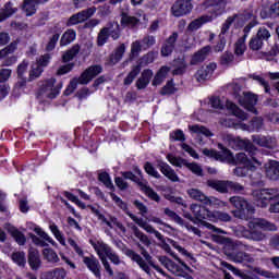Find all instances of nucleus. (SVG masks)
Masks as SVG:
<instances>
[{"mask_svg": "<svg viewBox=\"0 0 279 279\" xmlns=\"http://www.w3.org/2000/svg\"><path fill=\"white\" fill-rule=\"evenodd\" d=\"M190 210L194 215V219H196V226H203V228H207V230L216 232L217 234H223V230L215 227V225L210 222H206L204 219H208V221H214L215 223H217V221H232V217L228 213L219 210L211 211L199 204H192Z\"/></svg>", "mask_w": 279, "mask_h": 279, "instance_id": "nucleus-1", "label": "nucleus"}, {"mask_svg": "<svg viewBox=\"0 0 279 279\" xmlns=\"http://www.w3.org/2000/svg\"><path fill=\"white\" fill-rule=\"evenodd\" d=\"M260 230L276 232L278 230V226L263 218H255L248 222V230L242 229V236H244V239H248V241H265L267 235Z\"/></svg>", "mask_w": 279, "mask_h": 279, "instance_id": "nucleus-2", "label": "nucleus"}, {"mask_svg": "<svg viewBox=\"0 0 279 279\" xmlns=\"http://www.w3.org/2000/svg\"><path fill=\"white\" fill-rule=\"evenodd\" d=\"M92 247H94L97 256L99 257L100 262L102 263V267L105 268V271L109 276H114V270H112V266H110V262L113 265H121L122 260L119 254L110 247V245L106 244L105 242L98 241V242H90ZM108 258L110 262H108Z\"/></svg>", "mask_w": 279, "mask_h": 279, "instance_id": "nucleus-3", "label": "nucleus"}, {"mask_svg": "<svg viewBox=\"0 0 279 279\" xmlns=\"http://www.w3.org/2000/svg\"><path fill=\"white\" fill-rule=\"evenodd\" d=\"M253 202L258 208L269 207V213H279V190L278 189H263L255 190L252 193Z\"/></svg>", "mask_w": 279, "mask_h": 279, "instance_id": "nucleus-4", "label": "nucleus"}, {"mask_svg": "<svg viewBox=\"0 0 279 279\" xmlns=\"http://www.w3.org/2000/svg\"><path fill=\"white\" fill-rule=\"evenodd\" d=\"M138 247L141 250L142 256L145 259L138 253H136L130 248L125 251V256L131 258V260H133V263H136V265H138V267L143 271H145V274H148V276H150V274H151V269L149 268V265H150V267H153V269H156L158 271V274H161V276H166L165 270H162V268H160V266H158V265L154 264V262H151V255H149V252H147V250H145V247H143L141 244L138 245Z\"/></svg>", "mask_w": 279, "mask_h": 279, "instance_id": "nucleus-5", "label": "nucleus"}, {"mask_svg": "<svg viewBox=\"0 0 279 279\" xmlns=\"http://www.w3.org/2000/svg\"><path fill=\"white\" fill-rule=\"evenodd\" d=\"M178 263L173 262L171 258L167 256H159L158 260L159 263L167 268L170 274H173L174 276H179L180 278L185 279H193V276L189 274L191 271V267L186 265L180 257H174Z\"/></svg>", "mask_w": 279, "mask_h": 279, "instance_id": "nucleus-6", "label": "nucleus"}, {"mask_svg": "<svg viewBox=\"0 0 279 279\" xmlns=\"http://www.w3.org/2000/svg\"><path fill=\"white\" fill-rule=\"evenodd\" d=\"M68 243L73 247L74 252H76V254L83 258L85 267H87V269H89L96 278L101 279V264L99 263V259H97V257L94 255L84 256V251L82 247H80V245H77L75 240L69 239Z\"/></svg>", "mask_w": 279, "mask_h": 279, "instance_id": "nucleus-7", "label": "nucleus"}, {"mask_svg": "<svg viewBox=\"0 0 279 279\" xmlns=\"http://www.w3.org/2000/svg\"><path fill=\"white\" fill-rule=\"evenodd\" d=\"M126 215L128 217H130V219H132V221H134V223L142 228V230H145V232H147L148 234H154L156 239L160 241L162 250H165V252H167L168 254H171V246L169 245V243H167L165 235H162L160 231L156 230L151 225L147 223V220L140 218L130 211H126Z\"/></svg>", "mask_w": 279, "mask_h": 279, "instance_id": "nucleus-8", "label": "nucleus"}, {"mask_svg": "<svg viewBox=\"0 0 279 279\" xmlns=\"http://www.w3.org/2000/svg\"><path fill=\"white\" fill-rule=\"evenodd\" d=\"M207 186L214 189V191H218V193H229V191H234V193H243V191H245V187L241 185V183L233 181L209 180L207 181Z\"/></svg>", "mask_w": 279, "mask_h": 279, "instance_id": "nucleus-9", "label": "nucleus"}, {"mask_svg": "<svg viewBox=\"0 0 279 279\" xmlns=\"http://www.w3.org/2000/svg\"><path fill=\"white\" fill-rule=\"evenodd\" d=\"M97 75H99V71L95 72V71H85L81 74L80 77H74L69 86L66 87V89L64 90V95L69 96L72 95V93H75V90L77 89V85L78 84H88L89 82H92V80H95V77H97Z\"/></svg>", "mask_w": 279, "mask_h": 279, "instance_id": "nucleus-10", "label": "nucleus"}, {"mask_svg": "<svg viewBox=\"0 0 279 279\" xmlns=\"http://www.w3.org/2000/svg\"><path fill=\"white\" fill-rule=\"evenodd\" d=\"M227 143L229 144V147H231L232 149H245L248 156H256V151H258V148H256V146H254L252 142L243 141L233 135H227Z\"/></svg>", "mask_w": 279, "mask_h": 279, "instance_id": "nucleus-11", "label": "nucleus"}, {"mask_svg": "<svg viewBox=\"0 0 279 279\" xmlns=\"http://www.w3.org/2000/svg\"><path fill=\"white\" fill-rule=\"evenodd\" d=\"M62 90V81H57L54 77L48 78L41 86V93L48 97V99H56Z\"/></svg>", "mask_w": 279, "mask_h": 279, "instance_id": "nucleus-12", "label": "nucleus"}, {"mask_svg": "<svg viewBox=\"0 0 279 279\" xmlns=\"http://www.w3.org/2000/svg\"><path fill=\"white\" fill-rule=\"evenodd\" d=\"M193 12V3L191 0H177L171 7V14L175 19L187 16Z\"/></svg>", "mask_w": 279, "mask_h": 279, "instance_id": "nucleus-13", "label": "nucleus"}, {"mask_svg": "<svg viewBox=\"0 0 279 279\" xmlns=\"http://www.w3.org/2000/svg\"><path fill=\"white\" fill-rule=\"evenodd\" d=\"M255 155L251 156V159L247 158L245 153H238L234 157V160L239 165H244L248 171H256L258 167H263V161L254 157Z\"/></svg>", "mask_w": 279, "mask_h": 279, "instance_id": "nucleus-14", "label": "nucleus"}, {"mask_svg": "<svg viewBox=\"0 0 279 279\" xmlns=\"http://www.w3.org/2000/svg\"><path fill=\"white\" fill-rule=\"evenodd\" d=\"M34 232H36V234L40 236L38 238L35 234H31V239L35 245H38L39 247H47V245H49L47 243H50V245H54V246L57 245L56 241H53L52 238L49 236V234H47V232L43 231L40 227L35 228Z\"/></svg>", "mask_w": 279, "mask_h": 279, "instance_id": "nucleus-15", "label": "nucleus"}, {"mask_svg": "<svg viewBox=\"0 0 279 279\" xmlns=\"http://www.w3.org/2000/svg\"><path fill=\"white\" fill-rule=\"evenodd\" d=\"M252 141L258 147L266 149H276L278 147V140L271 135H252Z\"/></svg>", "mask_w": 279, "mask_h": 279, "instance_id": "nucleus-16", "label": "nucleus"}, {"mask_svg": "<svg viewBox=\"0 0 279 279\" xmlns=\"http://www.w3.org/2000/svg\"><path fill=\"white\" fill-rule=\"evenodd\" d=\"M259 16L264 21L267 19H279V0L271 4H263Z\"/></svg>", "mask_w": 279, "mask_h": 279, "instance_id": "nucleus-17", "label": "nucleus"}, {"mask_svg": "<svg viewBox=\"0 0 279 279\" xmlns=\"http://www.w3.org/2000/svg\"><path fill=\"white\" fill-rule=\"evenodd\" d=\"M178 32H173L162 44L161 46V56L162 58H169L173 51H175V43H178Z\"/></svg>", "mask_w": 279, "mask_h": 279, "instance_id": "nucleus-18", "label": "nucleus"}, {"mask_svg": "<svg viewBox=\"0 0 279 279\" xmlns=\"http://www.w3.org/2000/svg\"><path fill=\"white\" fill-rule=\"evenodd\" d=\"M43 72L40 71H19L17 72V84L19 88H23L27 84V82H34V80H38Z\"/></svg>", "mask_w": 279, "mask_h": 279, "instance_id": "nucleus-19", "label": "nucleus"}, {"mask_svg": "<svg viewBox=\"0 0 279 279\" xmlns=\"http://www.w3.org/2000/svg\"><path fill=\"white\" fill-rule=\"evenodd\" d=\"M125 44H120L116 49L109 54L106 64L108 66H114L119 64L121 60H123V56H125Z\"/></svg>", "mask_w": 279, "mask_h": 279, "instance_id": "nucleus-20", "label": "nucleus"}, {"mask_svg": "<svg viewBox=\"0 0 279 279\" xmlns=\"http://www.w3.org/2000/svg\"><path fill=\"white\" fill-rule=\"evenodd\" d=\"M49 3V0H24L21 10L25 13V16H34L37 12L36 5H43Z\"/></svg>", "mask_w": 279, "mask_h": 279, "instance_id": "nucleus-21", "label": "nucleus"}, {"mask_svg": "<svg viewBox=\"0 0 279 279\" xmlns=\"http://www.w3.org/2000/svg\"><path fill=\"white\" fill-rule=\"evenodd\" d=\"M211 51H213V47L204 46L194 54H192L190 65L197 66V64H202V62H204L208 58V56H210Z\"/></svg>", "mask_w": 279, "mask_h": 279, "instance_id": "nucleus-22", "label": "nucleus"}, {"mask_svg": "<svg viewBox=\"0 0 279 279\" xmlns=\"http://www.w3.org/2000/svg\"><path fill=\"white\" fill-rule=\"evenodd\" d=\"M240 104L248 110V112H253L256 114V104H258V96L252 93H244V97L240 99Z\"/></svg>", "mask_w": 279, "mask_h": 279, "instance_id": "nucleus-23", "label": "nucleus"}, {"mask_svg": "<svg viewBox=\"0 0 279 279\" xmlns=\"http://www.w3.org/2000/svg\"><path fill=\"white\" fill-rule=\"evenodd\" d=\"M158 168L162 175L170 180V182H180V177H178V173L175 170H173V168H171V166H169V163L159 161Z\"/></svg>", "mask_w": 279, "mask_h": 279, "instance_id": "nucleus-24", "label": "nucleus"}, {"mask_svg": "<svg viewBox=\"0 0 279 279\" xmlns=\"http://www.w3.org/2000/svg\"><path fill=\"white\" fill-rule=\"evenodd\" d=\"M207 8H210V12L215 14V16H221L223 12H226V0H208L204 3Z\"/></svg>", "mask_w": 279, "mask_h": 279, "instance_id": "nucleus-25", "label": "nucleus"}, {"mask_svg": "<svg viewBox=\"0 0 279 279\" xmlns=\"http://www.w3.org/2000/svg\"><path fill=\"white\" fill-rule=\"evenodd\" d=\"M28 265L33 271H38V269L43 266L40 253L34 247L28 250Z\"/></svg>", "mask_w": 279, "mask_h": 279, "instance_id": "nucleus-26", "label": "nucleus"}, {"mask_svg": "<svg viewBox=\"0 0 279 279\" xmlns=\"http://www.w3.org/2000/svg\"><path fill=\"white\" fill-rule=\"evenodd\" d=\"M158 58V52L149 51L144 54L142 58L137 60L136 65L132 69V71H141V69H145L148 64L154 63V60Z\"/></svg>", "mask_w": 279, "mask_h": 279, "instance_id": "nucleus-27", "label": "nucleus"}, {"mask_svg": "<svg viewBox=\"0 0 279 279\" xmlns=\"http://www.w3.org/2000/svg\"><path fill=\"white\" fill-rule=\"evenodd\" d=\"M230 204L234 206L238 210L245 211L253 214L254 213V207H252L245 198L240 197V196H232L230 199Z\"/></svg>", "mask_w": 279, "mask_h": 279, "instance_id": "nucleus-28", "label": "nucleus"}, {"mask_svg": "<svg viewBox=\"0 0 279 279\" xmlns=\"http://www.w3.org/2000/svg\"><path fill=\"white\" fill-rule=\"evenodd\" d=\"M141 51H143V45H141L140 40H135L131 44V52L129 54V59H126L123 63L122 66L125 68L130 62L134 61L135 58H138L141 56Z\"/></svg>", "mask_w": 279, "mask_h": 279, "instance_id": "nucleus-29", "label": "nucleus"}, {"mask_svg": "<svg viewBox=\"0 0 279 279\" xmlns=\"http://www.w3.org/2000/svg\"><path fill=\"white\" fill-rule=\"evenodd\" d=\"M50 32L53 35L49 38L46 45V51L48 53H50V51H53L58 46V40H60V36H62V28L54 27Z\"/></svg>", "mask_w": 279, "mask_h": 279, "instance_id": "nucleus-30", "label": "nucleus"}, {"mask_svg": "<svg viewBox=\"0 0 279 279\" xmlns=\"http://www.w3.org/2000/svg\"><path fill=\"white\" fill-rule=\"evenodd\" d=\"M81 49H82V46H80V44H75L65 52H63L61 57L63 64H66L72 60H75V58H77V56L80 54Z\"/></svg>", "mask_w": 279, "mask_h": 279, "instance_id": "nucleus-31", "label": "nucleus"}, {"mask_svg": "<svg viewBox=\"0 0 279 279\" xmlns=\"http://www.w3.org/2000/svg\"><path fill=\"white\" fill-rule=\"evenodd\" d=\"M266 177L268 180H279V162L278 161H270L266 165Z\"/></svg>", "mask_w": 279, "mask_h": 279, "instance_id": "nucleus-32", "label": "nucleus"}, {"mask_svg": "<svg viewBox=\"0 0 279 279\" xmlns=\"http://www.w3.org/2000/svg\"><path fill=\"white\" fill-rule=\"evenodd\" d=\"M141 20H138V17L136 16H132L125 12L121 13V26L122 27H136L138 25Z\"/></svg>", "mask_w": 279, "mask_h": 279, "instance_id": "nucleus-33", "label": "nucleus"}, {"mask_svg": "<svg viewBox=\"0 0 279 279\" xmlns=\"http://www.w3.org/2000/svg\"><path fill=\"white\" fill-rule=\"evenodd\" d=\"M226 107L234 117L240 119V121H247V113L241 110L239 106L234 105L232 101H227Z\"/></svg>", "mask_w": 279, "mask_h": 279, "instance_id": "nucleus-34", "label": "nucleus"}, {"mask_svg": "<svg viewBox=\"0 0 279 279\" xmlns=\"http://www.w3.org/2000/svg\"><path fill=\"white\" fill-rule=\"evenodd\" d=\"M77 38V33L74 29H68L63 33L60 39V47H68Z\"/></svg>", "mask_w": 279, "mask_h": 279, "instance_id": "nucleus-35", "label": "nucleus"}, {"mask_svg": "<svg viewBox=\"0 0 279 279\" xmlns=\"http://www.w3.org/2000/svg\"><path fill=\"white\" fill-rule=\"evenodd\" d=\"M171 66L174 71H185L189 66V63L186 62V54H180L174 58L171 62Z\"/></svg>", "mask_w": 279, "mask_h": 279, "instance_id": "nucleus-36", "label": "nucleus"}, {"mask_svg": "<svg viewBox=\"0 0 279 279\" xmlns=\"http://www.w3.org/2000/svg\"><path fill=\"white\" fill-rule=\"evenodd\" d=\"M189 197H191V199H194L195 202H201V204H206V199H207V195L204 194V192H202V190L199 189H189L186 191Z\"/></svg>", "mask_w": 279, "mask_h": 279, "instance_id": "nucleus-37", "label": "nucleus"}, {"mask_svg": "<svg viewBox=\"0 0 279 279\" xmlns=\"http://www.w3.org/2000/svg\"><path fill=\"white\" fill-rule=\"evenodd\" d=\"M130 228L134 236H136V239H138L141 243H143V245H146V247H149V245H151V241H149L147 234L143 233V231H141V229H138L136 225H131Z\"/></svg>", "mask_w": 279, "mask_h": 279, "instance_id": "nucleus-38", "label": "nucleus"}, {"mask_svg": "<svg viewBox=\"0 0 279 279\" xmlns=\"http://www.w3.org/2000/svg\"><path fill=\"white\" fill-rule=\"evenodd\" d=\"M19 12V9L12 8V3L9 1L4 4V8L0 12V23H3V21H7V19H10L13 14H16Z\"/></svg>", "mask_w": 279, "mask_h": 279, "instance_id": "nucleus-39", "label": "nucleus"}, {"mask_svg": "<svg viewBox=\"0 0 279 279\" xmlns=\"http://www.w3.org/2000/svg\"><path fill=\"white\" fill-rule=\"evenodd\" d=\"M151 81V72H143L140 76V80L136 81V88L138 90H144V88H147L149 86V82Z\"/></svg>", "mask_w": 279, "mask_h": 279, "instance_id": "nucleus-40", "label": "nucleus"}, {"mask_svg": "<svg viewBox=\"0 0 279 279\" xmlns=\"http://www.w3.org/2000/svg\"><path fill=\"white\" fill-rule=\"evenodd\" d=\"M11 259L13 263H15V265H17V267L25 268V265H27V257L23 251L13 252Z\"/></svg>", "mask_w": 279, "mask_h": 279, "instance_id": "nucleus-41", "label": "nucleus"}, {"mask_svg": "<svg viewBox=\"0 0 279 279\" xmlns=\"http://www.w3.org/2000/svg\"><path fill=\"white\" fill-rule=\"evenodd\" d=\"M245 40H247V35H243L235 41L234 53L236 56H243V53H245V51H247V45H245Z\"/></svg>", "mask_w": 279, "mask_h": 279, "instance_id": "nucleus-42", "label": "nucleus"}, {"mask_svg": "<svg viewBox=\"0 0 279 279\" xmlns=\"http://www.w3.org/2000/svg\"><path fill=\"white\" fill-rule=\"evenodd\" d=\"M110 38V27H102L97 36V47H104Z\"/></svg>", "mask_w": 279, "mask_h": 279, "instance_id": "nucleus-43", "label": "nucleus"}, {"mask_svg": "<svg viewBox=\"0 0 279 279\" xmlns=\"http://www.w3.org/2000/svg\"><path fill=\"white\" fill-rule=\"evenodd\" d=\"M189 130L192 134H203V136H213V132L210 130L206 129L204 125L194 124L189 125Z\"/></svg>", "mask_w": 279, "mask_h": 279, "instance_id": "nucleus-44", "label": "nucleus"}, {"mask_svg": "<svg viewBox=\"0 0 279 279\" xmlns=\"http://www.w3.org/2000/svg\"><path fill=\"white\" fill-rule=\"evenodd\" d=\"M43 255L45 260H47L48 263H60V257H58V253H56V251H53L52 248H44Z\"/></svg>", "mask_w": 279, "mask_h": 279, "instance_id": "nucleus-45", "label": "nucleus"}, {"mask_svg": "<svg viewBox=\"0 0 279 279\" xmlns=\"http://www.w3.org/2000/svg\"><path fill=\"white\" fill-rule=\"evenodd\" d=\"M163 215H166V217H169V219H171V221H174V223H178V226L184 225V219H182L180 215L171 210L169 207L163 208Z\"/></svg>", "mask_w": 279, "mask_h": 279, "instance_id": "nucleus-46", "label": "nucleus"}, {"mask_svg": "<svg viewBox=\"0 0 279 279\" xmlns=\"http://www.w3.org/2000/svg\"><path fill=\"white\" fill-rule=\"evenodd\" d=\"M205 206H211L213 208H223L228 206V203L215 197V196H207L205 201Z\"/></svg>", "mask_w": 279, "mask_h": 279, "instance_id": "nucleus-47", "label": "nucleus"}, {"mask_svg": "<svg viewBox=\"0 0 279 279\" xmlns=\"http://www.w3.org/2000/svg\"><path fill=\"white\" fill-rule=\"evenodd\" d=\"M142 190L143 193L146 195L147 198L151 199V202H156L157 204L160 203V195L151 186H149V183Z\"/></svg>", "mask_w": 279, "mask_h": 279, "instance_id": "nucleus-48", "label": "nucleus"}, {"mask_svg": "<svg viewBox=\"0 0 279 279\" xmlns=\"http://www.w3.org/2000/svg\"><path fill=\"white\" fill-rule=\"evenodd\" d=\"M95 12H97V8L92 7L76 13V15L78 16V21H81V23H84V21H88V19H90V16L95 14Z\"/></svg>", "mask_w": 279, "mask_h": 279, "instance_id": "nucleus-49", "label": "nucleus"}, {"mask_svg": "<svg viewBox=\"0 0 279 279\" xmlns=\"http://www.w3.org/2000/svg\"><path fill=\"white\" fill-rule=\"evenodd\" d=\"M246 19H252V21L248 22V24L246 26H244V28H243L244 36H246V38H247V36L250 35V32H252V29H254V27H256L258 25V20L252 13H247Z\"/></svg>", "mask_w": 279, "mask_h": 279, "instance_id": "nucleus-50", "label": "nucleus"}, {"mask_svg": "<svg viewBox=\"0 0 279 279\" xmlns=\"http://www.w3.org/2000/svg\"><path fill=\"white\" fill-rule=\"evenodd\" d=\"M234 263H253L254 257L245 252H238L233 256Z\"/></svg>", "mask_w": 279, "mask_h": 279, "instance_id": "nucleus-51", "label": "nucleus"}, {"mask_svg": "<svg viewBox=\"0 0 279 279\" xmlns=\"http://www.w3.org/2000/svg\"><path fill=\"white\" fill-rule=\"evenodd\" d=\"M49 228L57 241H59L61 245H66V240H64V235L62 234L58 226L56 223H52L49 226Z\"/></svg>", "mask_w": 279, "mask_h": 279, "instance_id": "nucleus-52", "label": "nucleus"}, {"mask_svg": "<svg viewBox=\"0 0 279 279\" xmlns=\"http://www.w3.org/2000/svg\"><path fill=\"white\" fill-rule=\"evenodd\" d=\"M236 14L227 17V20L225 21V23L221 26V31H220V35L221 36H226V34H228V32H230V27H232V23H234V21H236Z\"/></svg>", "mask_w": 279, "mask_h": 279, "instance_id": "nucleus-53", "label": "nucleus"}, {"mask_svg": "<svg viewBox=\"0 0 279 279\" xmlns=\"http://www.w3.org/2000/svg\"><path fill=\"white\" fill-rule=\"evenodd\" d=\"M66 278V271L63 268H56L47 275V279H64Z\"/></svg>", "mask_w": 279, "mask_h": 279, "instance_id": "nucleus-54", "label": "nucleus"}, {"mask_svg": "<svg viewBox=\"0 0 279 279\" xmlns=\"http://www.w3.org/2000/svg\"><path fill=\"white\" fill-rule=\"evenodd\" d=\"M248 48L252 51H260L263 49V39L258 38L256 35L250 39Z\"/></svg>", "mask_w": 279, "mask_h": 279, "instance_id": "nucleus-55", "label": "nucleus"}, {"mask_svg": "<svg viewBox=\"0 0 279 279\" xmlns=\"http://www.w3.org/2000/svg\"><path fill=\"white\" fill-rule=\"evenodd\" d=\"M99 182H102L107 189H110V191L114 190V184H112V180L110 179V174L107 172H102L98 175Z\"/></svg>", "mask_w": 279, "mask_h": 279, "instance_id": "nucleus-56", "label": "nucleus"}, {"mask_svg": "<svg viewBox=\"0 0 279 279\" xmlns=\"http://www.w3.org/2000/svg\"><path fill=\"white\" fill-rule=\"evenodd\" d=\"M208 21V16L206 15H202L201 17L192 21L189 24V29H199V27H202V25H205V23Z\"/></svg>", "mask_w": 279, "mask_h": 279, "instance_id": "nucleus-57", "label": "nucleus"}, {"mask_svg": "<svg viewBox=\"0 0 279 279\" xmlns=\"http://www.w3.org/2000/svg\"><path fill=\"white\" fill-rule=\"evenodd\" d=\"M228 40H226V35H218L217 45L214 46L215 53H219L226 49Z\"/></svg>", "mask_w": 279, "mask_h": 279, "instance_id": "nucleus-58", "label": "nucleus"}, {"mask_svg": "<svg viewBox=\"0 0 279 279\" xmlns=\"http://www.w3.org/2000/svg\"><path fill=\"white\" fill-rule=\"evenodd\" d=\"M167 160L170 162V165H173V167H186V160L180 157L168 155Z\"/></svg>", "mask_w": 279, "mask_h": 279, "instance_id": "nucleus-59", "label": "nucleus"}, {"mask_svg": "<svg viewBox=\"0 0 279 279\" xmlns=\"http://www.w3.org/2000/svg\"><path fill=\"white\" fill-rule=\"evenodd\" d=\"M144 169L148 175H151L153 178L160 180V173L158 172V170H156V168L154 167V165H151V162L147 161L144 165Z\"/></svg>", "mask_w": 279, "mask_h": 279, "instance_id": "nucleus-60", "label": "nucleus"}, {"mask_svg": "<svg viewBox=\"0 0 279 279\" xmlns=\"http://www.w3.org/2000/svg\"><path fill=\"white\" fill-rule=\"evenodd\" d=\"M170 140L171 141H179L180 143H184L186 141V135H184L183 130H175L170 133Z\"/></svg>", "mask_w": 279, "mask_h": 279, "instance_id": "nucleus-61", "label": "nucleus"}, {"mask_svg": "<svg viewBox=\"0 0 279 279\" xmlns=\"http://www.w3.org/2000/svg\"><path fill=\"white\" fill-rule=\"evenodd\" d=\"M12 236L15 239L16 243L20 245H25L27 239L25 238V234H23L21 231L17 229L12 230Z\"/></svg>", "mask_w": 279, "mask_h": 279, "instance_id": "nucleus-62", "label": "nucleus"}, {"mask_svg": "<svg viewBox=\"0 0 279 279\" xmlns=\"http://www.w3.org/2000/svg\"><path fill=\"white\" fill-rule=\"evenodd\" d=\"M175 86L173 85V81H169L166 86H163L160 90V95H173L175 93Z\"/></svg>", "mask_w": 279, "mask_h": 279, "instance_id": "nucleus-63", "label": "nucleus"}, {"mask_svg": "<svg viewBox=\"0 0 279 279\" xmlns=\"http://www.w3.org/2000/svg\"><path fill=\"white\" fill-rule=\"evenodd\" d=\"M185 167L187 169H190V171H192V173H195V175H203V173H204V170L202 169V166H199L195 162H192V163L186 162Z\"/></svg>", "mask_w": 279, "mask_h": 279, "instance_id": "nucleus-64", "label": "nucleus"}]
</instances>
